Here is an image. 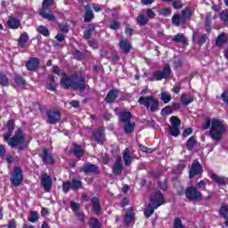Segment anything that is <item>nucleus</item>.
<instances>
[{"label":"nucleus","instance_id":"c9c22d12","mask_svg":"<svg viewBox=\"0 0 228 228\" xmlns=\"http://www.w3.org/2000/svg\"><path fill=\"white\" fill-rule=\"evenodd\" d=\"M149 22V19H147L143 14H139L137 17V24L139 26H145Z\"/></svg>","mask_w":228,"mask_h":228},{"label":"nucleus","instance_id":"f257e3e1","mask_svg":"<svg viewBox=\"0 0 228 228\" xmlns=\"http://www.w3.org/2000/svg\"><path fill=\"white\" fill-rule=\"evenodd\" d=\"M202 129L203 131L209 129L210 138L217 143L222 141L224 134L227 133L225 125L222 121L215 118L212 120L208 118L205 124H203Z\"/></svg>","mask_w":228,"mask_h":228},{"label":"nucleus","instance_id":"1a4fd4ad","mask_svg":"<svg viewBox=\"0 0 228 228\" xmlns=\"http://www.w3.org/2000/svg\"><path fill=\"white\" fill-rule=\"evenodd\" d=\"M185 195L189 199V200H202V194L195 187L187 188L185 191Z\"/></svg>","mask_w":228,"mask_h":228},{"label":"nucleus","instance_id":"2eb2a0df","mask_svg":"<svg viewBox=\"0 0 228 228\" xmlns=\"http://www.w3.org/2000/svg\"><path fill=\"white\" fill-rule=\"evenodd\" d=\"M40 156L46 165H53L54 163V159H53V156L47 150L44 149Z\"/></svg>","mask_w":228,"mask_h":228},{"label":"nucleus","instance_id":"f8f14e48","mask_svg":"<svg viewBox=\"0 0 228 228\" xmlns=\"http://www.w3.org/2000/svg\"><path fill=\"white\" fill-rule=\"evenodd\" d=\"M199 174H202V167L199 161L195 160L189 172L190 178L192 179V177L199 175Z\"/></svg>","mask_w":228,"mask_h":228},{"label":"nucleus","instance_id":"5701e85b","mask_svg":"<svg viewBox=\"0 0 228 228\" xmlns=\"http://www.w3.org/2000/svg\"><path fill=\"white\" fill-rule=\"evenodd\" d=\"M93 203V209L96 215H99L101 213V203H99V199L96 197H94L92 199Z\"/></svg>","mask_w":228,"mask_h":228},{"label":"nucleus","instance_id":"9d476101","mask_svg":"<svg viewBox=\"0 0 228 228\" xmlns=\"http://www.w3.org/2000/svg\"><path fill=\"white\" fill-rule=\"evenodd\" d=\"M22 179H24V176L22 175V170H20V167H14L11 183L13 184V186H20Z\"/></svg>","mask_w":228,"mask_h":228},{"label":"nucleus","instance_id":"338daca9","mask_svg":"<svg viewBox=\"0 0 228 228\" xmlns=\"http://www.w3.org/2000/svg\"><path fill=\"white\" fill-rule=\"evenodd\" d=\"M53 72L54 74H57V76H60V72H61V69H60V68L57 67V66H53Z\"/></svg>","mask_w":228,"mask_h":228},{"label":"nucleus","instance_id":"c756f323","mask_svg":"<svg viewBox=\"0 0 228 228\" xmlns=\"http://www.w3.org/2000/svg\"><path fill=\"white\" fill-rule=\"evenodd\" d=\"M86 17H85V21L86 22H90L94 19V12L92 9H90L89 6H86Z\"/></svg>","mask_w":228,"mask_h":228},{"label":"nucleus","instance_id":"052dcab7","mask_svg":"<svg viewBox=\"0 0 228 228\" xmlns=\"http://www.w3.org/2000/svg\"><path fill=\"white\" fill-rule=\"evenodd\" d=\"M221 19H222V20H224V22L228 23V13H227V12H223L221 13Z\"/></svg>","mask_w":228,"mask_h":228},{"label":"nucleus","instance_id":"0e129e2a","mask_svg":"<svg viewBox=\"0 0 228 228\" xmlns=\"http://www.w3.org/2000/svg\"><path fill=\"white\" fill-rule=\"evenodd\" d=\"M139 148H140V151H142V152H148V153L152 152V150L148 149L147 147H145L143 145H140Z\"/></svg>","mask_w":228,"mask_h":228},{"label":"nucleus","instance_id":"393cba45","mask_svg":"<svg viewBox=\"0 0 228 228\" xmlns=\"http://www.w3.org/2000/svg\"><path fill=\"white\" fill-rule=\"evenodd\" d=\"M29 40V37H28V33L21 34L20 39H19V45L21 47V49L26 48V43Z\"/></svg>","mask_w":228,"mask_h":228},{"label":"nucleus","instance_id":"13d9d810","mask_svg":"<svg viewBox=\"0 0 228 228\" xmlns=\"http://www.w3.org/2000/svg\"><path fill=\"white\" fill-rule=\"evenodd\" d=\"M146 14L150 19H154V17H156V13H154V11H152V9L146 10Z\"/></svg>","mask_w":228,"mask_h":228},{"label":"nucleus","instance_id":"0eeeda50","mask_svg":"<svg viewBox=\"0 0 228 228\" xmlns=\"http://www.w3.org/2000/svg\"><path fill=\"white\" fill-rule=\"evenodd\" d=\"M170 65L165 64L163 70H157L152 73V77L149 78V81H161V79H167L170 77Z\"/></svg>","mask_w":228,"mask_h":228},{"label":"nucleus","instance_id":"412c9836","mask_svg":"<svg viewBox=\"0 0 228 228\" xmlns=\"http://www.w3.org/2000/svg\"><path fill=\"white\" fill-rule=\"evenodd\" d=\"M181 102L184 106H188V104H191V102H193V96H191L190 94H182L181 95Z\"/></svg>","mask_w":228,"mask_h":228},{"label":"nucleus","instance_id":"20e7f679","mask_svg":"<svg viewBox=\"0 0 228 228\" xmlns=\"http://www.w3.org/2000/svg\"><path fill=\"white\" fill-rule=\"evenodd\" d=\"M139 104L146 107L148 111L156 113L159 110V100L154 96H143L138 100Z\"/></svg>","mask_w":228,"mask_h":228},{"label":"nucleus","instance_id":"49530a36","mask_svg":"<svg viewBox=\"0 0 228 228\" xmlns=\"http://www.w3.org/2000/svg\"><path fill=\"white\" fill-rule=\"evenodd\" d=\"M172 113V107L167 106L161 110V115L163 117H167V115H170Z\"/></svg>","mask_w":228,"mask_h":228},{"label":"nucleus","instance_id":"6e6d98bb","mask_svg":"<svg viewBox=\"0 0 228 228\" xmlns=\"http://www.w3.org/2000/svg\"><path fill=\"white\" fill-rule=\"evenodd\" d=\"M191 133H193V129L186 128L185 130H183V138H188V136H190V134H191Z\"/></svg>","mask_w":228,"mask_h":228},{"label":"nucleus","instance_id":"5fc2aeb1","mask_svg":"<svg viewBox=\"0 0 228 228\" xmlns=\"http://www.w3.org/2000/svg\"><path fill=\"white\" fill-rule=\"evenodd\" d=\"M206 40H208V36L207 35H201L200 37V39H199V45H204V44H206Z\"/></svg>","mask_w":228,"mask_h":228},{"label":"nucleus","instance_id":"a211bd4d","mask_svg":"<svg viewBox=\"0 0 228 228\" xmlns=\"http://www.w3.org/2000/svg\"><path fill=\"white\" fill-rule=\"evenodd\" d=\"M38 65H40L38 58H32L27 62L26 67L28 70H37V69H38Z\"/></svg>","mask_w":228,"mask_h":228},{"label":"nucleus","instance_id":"37998d69","mask_svg":"<svg viewBox=\"0 0 228 228\" xmlns=\"http://www.w3.org/2000/svg\"><path fill=\"white\" fill-rule=\"evenodd\" d=\"M172 22L175 26H181V16H179V14H174L172 17Z\"/></svg>","mask_w":228,"mask_h":228},{"label":"nucleus","instance_id":"cd10ccee","mask_svg":"<svg viewBox=\"0 0 228 228\" xmlns=\"http://www.w3.org/2000/svg\"><path fill=\"white\" fill-rule=\"evenodd\" d=\"M73 151H74V154H75V156H77V158H78V159L83 158L85 151H83V149H81V146H79L77 144H74Z\"/></svg>","mask_w":228,"mask_h":228},{"label":"nucleus","instance_id":"f3484780","mask_svg":"<svg viewBox=\"0 0 228 228\" xmlns=\"http://www.w3.org/2000/svg\"><path fill=\"white\" fill-rule=\"evenodd\" d=\"M82 172H85V174H97L99 168L94 164H86L82 167Z\"/></svg>","mask_w":228,"mask_h":228},{"label":"nucleus","instance_id":"ddd939ff","mask_svg":"<svg viewBox=\"0 0 228 228\" xmlns=\"http://www.w3.org/2000/svg\"><path fill=\"white\" fill-rule=\"evenodd\" d=\"M48 123L49 124H56V122H60L61 115L58 110H50L46 113Z\"/></svg>","mask_w":228,"mask_h":228},{"label":"nucleus","instance_id":"4c0bfd02","mask_svg":"<svg viewBox=\"0 0 228 228\" xmlns=\"http://www.w3.org/2000/svg\"><path fill=\"white\" fill-rule=\"evenodd\" d=\"M211 179L218 184H225V180L224 179V177L218 176L217 175L213 174L211 175Z\"/></svg>","mask_w":228,"mask_h":228},{"label":"nucleus","instance_id":"6ab92c4d","mask_svg":"<svg viewBox=\"0 0 228 228\" xmlns=\"http://www.w3.org/2000/svg\"><path fill=\"white\" fill-rule=\"evenodd\" d=\"M112 170L116 175L122 174V159L120 157H118V159H116Z\"/></svg>","mask_w":228,"mask_h":228},{"label":"nucleus","instance_id":"c03bdc74","mask_svg":"<svg viewBox=\"0 0 228 228\" xmlns=\"http://www.w3.org/2000/svg\"><path fill=\"white\" fill-rule=\"evenodd\" d=\"M48 83L50 85L49 90L54 91L56 89V83L54 82V77L53 76L49 77Z\"/></svg>","mask_w":228,"mask_h":228},{"label":"nucleus","instance_id":"f03ea898","mask_svg":"<svg viewBox=\"0 0 228 228\" xmlns=\"http://www.w3.org/2000/svg\"><path fill=\"white\" fill-rule=\"evenodd\" d=\"M61 83L65 88H72L73 90H79L80 92H85L86 88L85 78L83 77H77L76 74L70 77H68L67 74H63L61 78Z\"/></svg>","mask_w":228,"mask_h":228},{"label":"nucleus","instance_id":"7c9ffc66","mask_svg":"<svg viewBox=\"0 0 228 228\" xmlns=\"http://www.w3.org/2000/svg\"><path fill=\"white\" fill-rule=\"evenodd\" d=\"M226 42H227V34H221L219 35V37L216 41V45H218V47H220V45H224V44H225Z\"/></svg>","mask_w":228,"mask_h":228},{"label":"nucleus","instance_id":"aec40b11","mask_svg":"<svg viewBox=\"0 0 228 228\" xmlns=\"http://www.w3.org/2000/svg\"><path fill=\"white\" fill-rule=\"evenodd\" d=\"M123 159L125 161L126 167H129L133 161V156H131V153H129L128 148L125 149L123 151Z\"/></svg>","mask_w":228,"mask_h":228},{"label":"nucleus","instance_id":"bb28decb","mask_svg":"<svg viewBox=\"0 0 228 228\" xmlns=\"http://www.w3.org/2000/svg\"><path fill=\"white\" fill-rule=\"evenodd\" d=\"M160 101L164 102V104H168L170 101H172V95L167 92H161L160 94Z\"/></svg>","mask_w":228,"mask_h":228},{"label":"nucleus","instance_id":"79ce46f5","mask_svg":"<svg viewBox=\"0 0 228 228\" xmlns=\"http://www.w3.org/2000/svg\"><path fill=\"white\" fill-rule=\"evenodd\" d=\"M91 228H101V223L94 217H92L89 221Z\"/></svg>","mask_w":228,"mask_h":228},{"label":"nucleus","instance_id":"ea45409f","mask_svg":"<svg viewBox=\"0 0 228 228\" xmlns=\"http://www.w3.org/2000/svg\"><path fill=\"white\" fill-rule=\"evenodd\" d=\"M28 220H29V222H32V224H35V222H37V220H38V212H37V211L30 212Z\"/></svg>","mask_w":228,"mask_h":228},{"label":"nucleus","instance_id":"2f4dec72","mask_svg":"<svg viewBox=\"0 0 228 228\" xmlns=\"http://www.w3.org/2000/svg\"><path fill=\"white\" fill-rule=\"evenodd\" d=\"M94 138L98 143H102V128H98L94 133Z\"/></svg>","mask_w":228,"mask_h":228},{"label":"nucleus","instance_id":"4d7b16f0","mask_svg":"<svg viewBox=\"0 0 228 228\" xmlns=\"http://www.w3.org/2000/svg\"><path fill=\"white\" fill-rule=\"evenodd\" d=\"M170 13H172V10H170L168 8L162 9L160 12V15H163L164 17L170 15Z\"/></svg>","mask_w":228,"mask_h":228},{"label":"nucleus","instance_id":"c85d7f7f","mask_svg":"<svg viewBox=\"0 0 228 228\" xmlns=\"http://www.w3.org/2000/svg\"><path fill=\"white\" fill-rule=\"evenodd\" d=\"M120 122H131V112H121L119 117Z\"/></svg>","mask_w":228,"mask_h":228},{"label":"nucleus","instance_id":"39448f33","mask_svg":"<svg viewBox=\"0 0 228 228\" xmlns=\"http://www.w3.org/2000/svg\"><path fill=\"white\" fill-rule=\"evenodd\" d=\"M11 133H7L4 135V140L8 143L10 147H19L20 151L24 144V135L22 132H18L13 137Z\"/></svg>","mask_w":228,"mask_h":228},{"label":"nucleus","instance_id":"69168bd1","mask_svg":"<svg viewBox=\"0 0 228 228\" xmlns=\"http://www.w3.org/2000/svg\"><path fill=\"white\" fill-rule=\"evenodd\" d=\"M198 186L201 190H206V183L202 180L198 183Z\"/></svg>","mask_w":228,"mask_h":228},{"label":"nucleus","instance_id":"4be33fe9","mask_svg":"<svg viewBox=\"0 0 228 228\" xmlns=\"http://www.w3.org/2000/svg\"><path fill=\"white\" fill-rule=\"evenodd\" d=\"M7 24H8L9 28H11L12 29H17V28H19V26H20V20H19L15 18H10L7 21Z\"/></svg>","mask_w":228,"mask_h":228},{"label":"nucleus","instance_id":"e433bc0d","mask_svg":"<svg viewBox=\"0 0 228 228\" xmlns=\"http://www.w3.org/2000/svg\"><path fill=\"white\" fill-rule=\"evenodd\" d=\"M81 186H82L81 181L76 180V179L71 181V183H70L71 190H79Z\"/></svg>","mask_w":228,"mask_h":228},{"label":"nucleus","instance_id":"f704fd0d","mask_svg":"<svg viewBox=\"0 0 228 228\" xmlns=\"http://www.w3.org/2000/svg\"><path fill=\"white\" fill-rule=\"evenodd\" d=\"M37 33H39L40 35H43V37H49L50 33H49V29L47 28V27L44 26V25H40L37 28Z\"/></svg>","mask_w":228,"mask_h":228},{"label":"nucleus","instance_id":"603ef678","mask_svg":"<svg viewBox=\"0 0 228 228\" xmlns=\"http://www.w3.org/2000/svg\"><path fill=\"white\" fill-rule=\"evenodd\" d=\"M14 81L20 86H24L26 85V81H24V79H22L20 77H15Z\"/></svg>","mask_w":228,"mask_h":228},{"label":"nucleus","instance_id":"423d86ee","mask_svg":"<svg viewBox=\"0 0 228 228\" xmlns=\"http://www.w3.org/2000/svg\"><path fill=\"white\" fill-rule=\"evenodd\" d=\"M54 3V0H44L42 9L40 11V15L43 17V19H46V20H56V17L51 11L47 12L51 6H53V4Z\"/></svg>","mask_w":228,"mask_h":228},{"label":"nucleus","instance_id":"dca6fc26","mask_svg":"<svg viewBox=\"0 0 228 228\" xmlns=\"http://www.w3.org/2000/svg\"><path fill=\"white\" fill-rule=\"evenodd\" d=\"M119 47L120 49H122L123 53H126V54H127V53H130L133 45H131V42H129V40L125 38L120 40Z\"/></svg>","mask_w":228,"mask_h":228},{"label":"nucleus","instance_id":"a19ab883","mask_svg":"<svg viewBox=\"0 0 228 228\" xmlns=\"http://www.w3.org/2000/svg\"><path fill=\"white\" fill-rule=\"evenodd\" d=\"M220 215L223 218H228V207L226 205L221 207Z\"/></svg>","mask_w":228,"mask_h":228},{"label":"nucleus","instance_id":"6e6552de","mask_svg":"<svg viewBox=\"0 0 228 228\" xmlns=\"http://www.w3.org/2000/svg\"><path fill=\"white\" fill-rule=\"evenodd\" d=\"M171 126H169V134L171 136H179L181 134V131L179 130V127L181 126V119L179 118L173 116L170 118Z\"/></svg>","mask_w":228,"mask_h":228},{"label":"nucleus","instance_id":"09e8293b","mask_svg":"<svg viewBox=\"0 0 228 228\" xmlns=\"http://www.w3.org/2000/svg\"><path fill=\"white\" fill-rule=\"evenodd\" d=\"M110 29L117 30L120 28V23L118 20H112L110 25Z\"/></svg>","mask_w":228,"mask_h":228},{"label":"nucleus","instance_id":"3c124183","mask_svg":"<svg viewBox=\"0 0 228 228\" xmlns=\"http://www.w3.org/2000/svg\"><path fill=\"white\" fill-rule=\"evenodd\" d=\"M70 208H71L72 211H79V208H81V205H79V203L71 201L70 202Z\"/></svg>","mask_w":228,"mask_h":228},{"label":"nucleus","instance_id":"7ed1b4c3","mask_svg":"<svg viewBox=\"0 0 228 228\" xmlns=\"http://www.w3.org/2000/svg\"><path fill=\"white\" fill-rule=\"evenodd\" d=\"M164 204L163 201V194H161L160 191H158L151 196V203L146 208L144 211L145 216L150 218V216H152L154 214V208L157 209V208H159V206H162Z\"/></svg>","mask_w":228,"mask_h":228},{"label":"nucleus","instance_id":"e2e57ef3","mask_svg":"<svg viewBox=\"0 0 228 228\" xmlns=\"http://www.w3.org/2000/svg\"><path fill=\"white\" fill-rule=\"evenodd\" d=\"M6 154V149L4 145H0V158H4V155Z\"/></svg>","mask_w":228,"mask_h":228},{"label":"nucleus","instance_id":"9b49d317","mask_svg":"<svg viewBox=\"0 0 228 228\" xmlns=\"http://www.w3.org/2000/svg\"><path fill=\"white\" fill-rule=\"evenodd\" d=\"M41 185L44 187L45 191H51L53 188V178L47 174H43L41 176Z\"/></svg>","mask_w":228,"mask_h":228},{"label":"nucleus","instance_id":"680f3d73","mask_svg":"<svg viewBox=\"0 0 228 228\" xmlns=\"http://www.w3.org/2000/svg\"><path fill=\"white\" fill-rule=\"evenodd\" d=\"M173 6L175 10H179L180 8H183V3H181V2H173Z\"/></svg>","mask_w":228,"mask_h":228},{"label":"nucleus","instance_id":"473e14b6","mask_svg":"<svg viewBox=\"0 0 228 228\" xmlns=\"http://www.w3.org/2000/svg\"><path fill=\"white\" fill-rule=\"evenodd\" d=\"M117 90H110L106 97L107 102H113L117 99Z\"/></svg>","mask_w":228,"mask_h":228},{"label":"nucleus","instance_id":"a878e982","mask_svg":"<svg viewBox=\"0 0 228 228\" xmlns=\"http://www.w3.org/2000/svg\"><path fill=\"white\" fill-rule=\"evenodd\" d=\"M173 42L186 44V42L188 41L186 40V37H184V34L179 33L173 37Z\"/></svg>","mask_w":228,"mask_h":228},{"label":"nucleus","instance_id":"bf43d9fd","mask_svg":"<svg viewBox=\"0 0 228 228\" xmlns=\"http://www.w3.org/2000/svg\"><path fill=\"white\" fill-rule=\"evenodd\" d=\"M59 28L63 33H67L69 31V26L67 24H61Z\"/></svg>","mask_w":228,"mask_h":228},{"label":"nucleus","instance_id":"4468645a","mask_svg":"<svg viewBox=\"0 0 228 228\" xmlns=\"http://www.w3.org/2000/svg\"><path fill=\"white\" fill-rule=\"evenodd\" d=\"M126 225H131L134 222V209L130 208L125 211L124 216Z\"/></svg>","mask_w":228,"mask_h":228},{"label":"nucleus","instance_id":"de8ad7c7","mask_svg":"<svg viewBox=\"0 0 228 228\" xmlns=\"http://www.w3.org/2000/svg\"><path fill=\"white\" fill-rule=\"evenodd\" d=\"M0 85H2V86H7L8 78L5 75L0 74Z\"/></svg>","mask_w":228,"mask_h":228},{"label":"nucleus","instance_id":"8fccbe9b","mask_svg":"<svg viewBox=\"0 0 228 228\" xmlns=\"http://www.w3.org/2000/svg\"><path fill=\"white\" fill-rule=\"evenodd\" d=\"M174 228H184L183 225V221H181L179 218L175 219Z\"/></svg>","mask_w":228,"mask_h":228},{"label":"nucleus","instance_id":"a18cd8bd","mask_svg":"<svg viewBox=\"0 0 228 228\" xmlns=\"http://www.w3.org/2000/svg\"><path fill=\"white\" fill-rule=\"evenodd\" d=\"M194 145H195V138L194 137L189 138V140L187 141L188 151H191V149H193Z\"/></svg>","mask_w":228,"mask_h":228},{"label":"nucleus","instance_id":"774afa93","mask_svg":"<svg viewBox=\"0 0 228 228\" xmlns=\"http://www.w3.org/2000/svg\"><path fill=\"white\" fill-rule=\"evenodd\" d=\"M56 40H58L59 42H63V40H65V37L63 36V34H58L55 37Z\"/></svg>","mask_w":228,"mask_h":228},{"label":"nucleus","instance_id":"b1692460","mask_svg":"<svg viewBox=\"0 0 228 228\" xmlns=\"http://www.w3.org/2000/svg\"><path fill=\"white\" fill-rule=\"evenodd\" d=\"M124 124V129L125 133L131 134L133 131H134V123L131 121H126Z\"/></svg>","mask_w":228,"mask_h":228},{"label":"nucleus","instance_id":"72a5a7b5","mask_svg":"<svg viewBox=\"0 0 228 228\" xmlns=\"http://www.w3.org/2000/svg\"><path fill=\"white\" fill-rule=\"evenodd\" d=\"M191 17V11L190 9H184L182 11V16H181V20L182 22H186L188 19Z\"/></svg>","mask_w":228,"mask_h":228},{"label":"nucleus","instance_id":"864d4df0","mask_svg":"<svg viewBox=\"0 0 228 228\" xmlns=\"http://www.w3.org/2000/svg\"><path fill=\"white\" fill-rule=\"evenodd\" d=\"M70 184H71V182L64 183L62 184V190H63L64 193L69 192V190H72L70 188Z\"/></svg>","mask_w":228,"mask_h":228},{"label":"nucleus","instance_id":"58836bf2","mask_svg":"<svg viewBox=\"0 0 228 228\" xmlns=\"http://www.w3.org/2000/svg\"><path fill=\"white\" fill-rule=\"evenodd\" d=\"M184 168H186V161H181L178 164L176 170H175V174H181Z\"/></svg>","mask_w":228,"mask_h":228}]
</instances>
